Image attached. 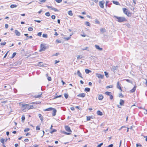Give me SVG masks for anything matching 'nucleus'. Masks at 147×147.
<instances>
[{
    "label": "nucleus",
    "mask_w": 147,
    "mask_h": 147,
    "mask_svg": "<svg viewBox=\"0 0 147 147\" xmlns=\"http://www.w3.org/2000/svg\"><path fill=\"white\" fill-rule=\"evenodd\" d=\"M56 41L57 42H58V43H61V40H56Z\"/></svg>",
    "instance_id": "obj_61"
},
{
    "label": "nucleus",
    "mask_w": 147,
    "mask_h": 147,
    "mask_svg": "<svg viewBox=\"0 0 147 147\" xmlns=\"http://www.w3.org/2000/svg\"><path fill=\"white\" fill-rule=\"evenodd\" d=\"M17 7V5L15 4H12L10 5V7L11 8H13L16 7Z\"/></svg>",
    "instance_id": "obj_24"
},
{
    "label": "nucleus",
    "mask_w": 147,
    "mask_h": 147,
    "mask_svg": "<svg viewBox=\"0 0 147 147\" xmlns=\"http://www.w3.org/2000/svg\"><path fill=\"white\" fill-rule=\"evenodd\" d=\"M112 2L113 4H115L116 5H120V4L119 3V2L118 1H112Z\"/></svg>",
    "instance_id": "obj_21"
},
{
    "label": "nucleus",
    "mask_w": 147,
    "mask_h": 147,
    "mask_svg": "<svg viewBox=\"0 0 147 147\" xmlns=\"http://www.w3.org/2000/svg\"><path fill=\"white\" fill-rule=\"evenodd\" d=\"M40 129V127L37 126L36 127V130H39Z\"/></svg>",
    "instance_id": "obj_49"
},
{
    "label": "nucleus",
    "mask_w": 147,
    "mask_h": 147,
    "mask_svg": "<svg viewBox=\"0 0 147 147\" xmlns=\"http://www.w3.org/2000/svg\"><path fill=\"white\" fill-rule=\"evenodd\" d=\"M39 1H40V2H39V4H41V3H44L45 2L46 0H39Z\"/></svg>",
    "instance_id": "obj_32"
},
{
    "label": "nucleus",
    "mask_w": 147,
    "mask_h": 147,
    "mask_svg": "<svg viewBox=\"0 0 147 147\" xmlns=\"http://www.w3.org/2000/svg\"><path fill=\"white\" fill-rule=\"evenodd\" d=\"M65 130L68 132H65L64 133L66 135H70L71 134L72 132L70 128L68 126H65Z\"/></svg>",
    "instance_id": "obj_3"
},
{
    "label": "nucleus",
    "mask_w": 147,
    "mask_h": 147,
    "mask_svg": "<svg viewBox=\"0 0 147 147\" xmlns=\"http://www.w3.org/2000/svg\"><path fill=\"white\" fill-rule=\"evenodd\" d=\"M53 109V108L50 107L49 108H47V109H44V111H52Z\"/></svg>",
    "instance_id": "obj_17"
},
{
    "label": "nucleus",
    "mask_w": 147,
    "mask_h": 147,
    "mask_svg": "<svg viewBox=\"0 0 147 147\" xmlns=\"http://www.w3.org/2000/svg\"><path fill=\"white\" fill-rule=\"evenodd\" d=\"M5 28H8V24H5Z\"/></svg>",
    "instance_id": "obj_62"
},
{
    "label": "nucleus",
    "mask_w": 147,
    "mask_h": 147,
    "mask_svg": "<svg viewBox=\"0 0 147 147\" xmlns=\"http://www.w3.org/2000/svg\"><path fill=\"white\" fill-rule=\"evenodd\" d=\"M45 15L47 16H50V13L48 12H46L45 13Z\"/></svg>",
    "instance_id": "obj_47"
},
{
    "label": "nucleus",
    "mask_w": 147,
    "mask_h": 147,
    "mask_svg": "<svg viewBox=\"0 0 147 147\" xmlns=\"http://www.w3.org/2000/svg\"><path fill=\"white\" fill-rule=\"evenodd\" d=\"M42 32H39L38 33L37 35L38 36H40L42 35Z\"/></svg>",
    "instance_id": "obj_51"
},
{
    "label": "nucleus",
    "mask_w": 147,
    "mask_h": 147,
    "mask_svg": "<svg viewBox=\"0 0 147 147\" xmlns=\"http://www.w3.org/2000/svg\"><path fill=\"white\" fill-rule=\"evenodd\" d=\"M37 65L40 66L41 67H43V66L44 65L43 63L41 62H40L38 63V64H37Z\"/></svg>",
    "instance_id": "obj_25"
},
{
    "label": "nucleus",
    "mask_w": 147,
    "mask_h": 147,
    "mask_svg": "<svg viewBox=\"0 0 147 147\" xmlns=\"http://www.w3.org/2000/svg\"><path fill=\"white\" fill-rule=\"evenodd\" d=\"M71 38L70 37H64V39L66 40H69L70 38Z\"/></svg>",
    "instance_id": "obj_44"
},
{
    "label": "nucleus",
    "mask_w": 147,
    "mask_h": 147,
    "mask_svg": "<svg viewBox=\"0 0 147 147\" xmlns=\"http://www.w3.org/2000/svg\"><path fill=\"white\" fill-rule=\"evenodd\" d=\"M103 144V143H101L100 144H99L97 146V147H101V146Z\"/></svg>",
    "instance_id": "obj_48"
},
{
    "label": "nucleus",
    "mask_w": 147,
    "mask_h": 147,
    "mask_svg": "<svg viewBox=\"0 0 147 147\" xmlns=\"http://www.w3.org/2000/svg\"><path fill=\"white\" fill-rule=\"evenodd\" d=\"M38 116L41 121H43V117L42 115L40 114H38Z\"/></svg>",
    "instance_id": "obj_15"
},
{
    "label": "nucleus",
    "mask_w": 147,
    "mask_h": 147,
    "mask_svg": "<svg viewBox=\"0 0 147 147\" xmlns=\"http://www.w3.org/2000/svg\"><path fill=\"white\" fill-rule=\"evenodd\" d=\"M113 144H111L109 145L108 147H113Z\"/></svg>",
    "instance_id": "obj_64"
},
{
    "label": "nucleus",
    "mask_w": 147,
    "mask_h": 147,
    "mask_svg": "<svg viewBox=\"0 0 147 147\" xmlns=\"http://www.w3.org/2000/svg\"><path fill=\"white\" fill-rule=\"evenodd\" d=\"M119 97H123V95L121 93L119 94Z\"/></svg>",
    "instance_id": "obj_55"
},
{
    "label": "nucleus",
    "mask_w": 147,
    "mask_h": 147,
    "mask_svg": "<svg viewBox=\"0 0 147 147\" xmlns=\"http://www.w3.org/2000/svg\"><path fill=\"white\" fill-rule=\"evenodd\" d=\"M104 73L105 74V75L108 78L109 76H107L108 75V73L106 71H105Z\"/></svg>",
    "instance_id": "obj_53"
},
{
    "label": "nucleus",
    "mask_w": 147,
    "mask_h": 147,
    "mask_svg": "<svg viewBox=\"0 0 147 147\" xmlns=\"http://www.w3.org/2000/svg\"><path fill=\"white\" fill-rule=\"evenodd\" d=\"M114 17L118 20V21L119 22H122L127 20L124 17H118L115 16Z\"/></svg>",
    "instance_id": "obj_2"
},
{
    "label": "nucleus",
    "mask_w": 147,
    "mask_h": 147,
    "mask_svg": "<svg viewBox=\"0 0 147 147\" xmlns=\"http://www.w3.org/2000/svg\"><path fill=\"white\" fill-rule=\"evenodd\" d=\"M21 104L22 103H20V104L22 106V108L23 111L25 109L29 110L30 109H33L34 108L33 105H29L28 104Z\"/></svg>",
    "instance_id": "obj_1"
},
{
    "label": "nucleus",
    "mask_w": 147,
    "mask_h": 147,
    "mask_svg": "<svg viewBox=\"0 0 147 147\" xmlns=\"http://www.w3.org/2000/svg\"><path fill=\"white\" fill-rule=\"evenodd\" d=\"M105 94L110 96L111 95V93L110 92H105Z\"/></svg>",
    "instance_id": "obj_26"
},
{
    "label": "nucleus",
    "mask_w": 147,
    "mask_h": 147,
    "mask_svg": "<svg viewBox=\"0 0 147 147\" xmlns=\"http://www.w3.org/2000/svg\"><path fill=\"white\" fill-rule=\"evenodd\" d=\"M77 74L79 77H80L81 78H82V74H81V73L80 72L79 70H78Z\"/></svg>",
    "instance_id": "obj_22"
},
{
    "label": "nucleus",
    "mask_w": 147,
    "mask_h": 147,
    "mask_svg": "<svg viewBox=\"0 0 147 147\" xmlns=\"http://www.w3.org/2000/svg\"><path fill=\"white\" fill-rule=\"evenodd\" d=\"M124 103V101L122 99H121L120 100L119 104L121 106L123 105Z\"/></svg>",
    "instance_id": "obj_18"
},
{
    "label": "nucleus",
    "mask_w": 147,
    "mask_h": 147,
    "mask_svg": "<svg viewBox=\"0 0 147 147\" xmlns=\"http://www.w3.org/2000/svg\"><path fill=\"white\" fill-rule=\"evenodd\" d=\"M62 1V0H56V1L58 3H60Z\"/></svg>",
    "instance_id": "obj_52"
},
{
    "label": "nucleus",
    "mask_w": 147,
    "mask_h": 147,
    "mask_svg": "<svg viewBox=\"0 0 147 147\" xmlns=\"http://www.w3.org/2000/svg\"><path fill=\"white\" fill-rule=\"evenodd\" d=\"M25 119V117L24 115H22V121H23V122H24Z\"/></svg>",
    "instance_id": "obj_38"
},
{
    "label": "nucleus",
    "mask_w": 147,
    "mask_h": 147,
    "mask_svg": "<svg viewBox=\"0 0 147 147\" xmlns=\"http://www.w3.org/2000/svg\"><path fill=\"white\" fill-rule=\"evenodd\" d=\"M105 3V1H102L99 2V5L100 7L102 8H104V4Z\"/></svg>",
    "instance_id": "obj_6"
},
{
    "label": "nucleus",
    "mask_w": 147,
    "mask_h": 147,
    "mask_svg": "<svg viewBox=\"0 0 147 147\" xmlns=\"http://www.w3.org/2000/svg\"><path fill=\"white\" fill-rule=\"evenodd\" d=\"M123 13L126 15L128 16H130L131 15V14L130 12H128V10L125 8H123Z\"/></svg>",
    "instance_id": "obj_4"
},
{
    "label": "nucleus",
    "mask_w": 147,
    "mask_h": 147,
    "mask_svg": "<svg viewBox=\"0 0 147 147\" xmlns=\"http://www.w3.org/2000/svg\"><path fill=\"white\" fill-rule=\"evenodd\" d=\"M90 88H86L85 89V90L86 91H87V92H89L90 91Z\"/></svg>",
    "instance_id": "obj_36"
},
{
    "label": "nucleus",
    "mask_w": 147,
    "mask_h": 147,
    "mask_svg": "<svg viewBox=\"0 0 147 147\" xmlns=\"http://www.w3.org/2000/svg\"><path fill=\"white\" fill-rule=\"evenodd\" d=\"M15 32L16 36H19L20 35V33L18 30H15Z\"/></svg>",
    "instance_id": "obj_11"
},
{
    "label": "nucleus",
    "mask_w": 147,
    "mask_h": 147,
    "mask_svg": "<svg viewBox=\"0 0 147 147\" xmlns=\"http://www.w3.org/2000/svg\"><path fill=\"white\" fill-rule=\"evenodd\" d=\"M126 80L127 82H128L130 83H132V82L131 80H129V79H126V80Z\"/></svg>",
    "instance_id": "obj_40"
},
{
    "label": "nucleus",
    "mask_w": 147,
    "mask_h": 147,
    "mask_svg": "<svg viewBox=\"0 0 147 147\" xmlns=\"http://www.w3.org/2000/svg\"><path fill=\"white\" fill-rule=\"evenodd\" d=\"M85 24L87 26H90V23L88 22H86L85 23Z\"/></svg>",
    "instance_id": "obj_31"
},
{
    "label": "nucleus",
    "mask_w": 147,
    "mask_h": 147,
    "mask_svg": "<svg viewBox=\"0 0 147 147\" xmlns=\"http://www.w3.org/2000/svg\"><path fill=\"white\" fill-rule=\"evenodd\" d=\"M110 99L112 100L113 98V96L111 95L110 96Z\"/></svg>",
    "instance_id": "obj_63"
},
{
    "label": "nucleus",
    "mask_w": 147,
    "mask_h": 147,
    "mask_svg": "<svg viewBox=\"0 0 147 147\" xmlns=\"http://www.w3.org/2000/svg\"><path fill=\"white\" fill-rule=\"evenodd\" d=\"M117 87L118 89H119L121 90V91H122V89L121 87L120 86V83L119 82H117Z\"/></svg>",
    "instance_id": "obj_12"
},
{
    "label": "nucleus",
    "mask_w": 147,
    "mask_h": 147,
    "mask_svg": "<svg viewBox=\"0 0 147 147\" xmlns=\"http://www.w3.org/2000/svg\"><path fill=\"white\" fill-rule=\"evenodd\" d=\"M85 72L86 74H88L89 73L91 72L92 71L88 69H86L85 70Z\"/></svg>",
    "instance_id": "obj_23"
},
{
    "label": "nucleus",
    "mask_w": 147,
    "mask_h": 147,
    "mask_svg": "<svg viewBox=\"0 0 147 147\" xmlns=\"http://www.w3.org/2000/svg\"><path fill=\"white\" fill-rule=\"evenodd\" d=\"M85 96V94L84 93H81L77 95V96L81 97H84Z\"/></svg>",
    "instance_id": "obj_10"
},
{
    "label": "nucleus",
    "mask_w": 147,
    "mask_h": 147,
    "mask_svg": "<svg viewBox=\"0 0 147 147\" xmlns=\"http://www.w3.org/2000/svg\"><path fill=\"white\" fill-rule=\"evenodd\" d=\"M98 99L99 100H102L103 98V96L101 94H99L98 95Z\"/></svg>",
    "instance_id": "obj_13"
},
{
    "label": "nucleus",
    "mask_w": 147,
    "mask_h": 147,
    "mask_svg": "<svg viewBox=\"0 0 147 147\" xmlns=\"http://www.w3.org/2000/svg\"><path fill=\"white\" fill-rule=\"evenodd\" d=\"M112 67H113V68L114 70H115V69L116 70L117 68V66H113Z\"/></svg>",
    "instance_id": "obj_50"
},
{
    "label": "nucleus",
    "mask_w": 147,
    "mask_h": 147,
    "mask_svg": "<svg viewBox=\"0 0 147 147\" xmlns=\"http://www.w3.org/2000/svg\"><path fill=\"white\" fill-rule=\"evenodd\" d=\"M47 79L49 81H51V78L50 77H49Z\"/></svg>",
    "instance_id": "obj_60"
},
{
    "label": "nucleus",
    "mask_w": 147,
    "mask_h": 147,
    "mask_svg": "<svg viewBox=\"0 0 147 147\" xmlns=\"http://www.w3.org/2000/svg\"><path fill=\"white\" fill-rule=\"evenodd\" d=\"M113 87V86L112 85H110L107 86L106 87V88H111Z\"/></svg>",
    "instance_id": "obj_43"
},
{
    "label": "nucleus",
    "mask_w": 147,
    "mask_h": 147,
    "mask_svg": "<svg viewBox=\"0 0 147 147\" xmlns=\"http://www.w3.org/2000/svg\"><path fill=\"white\" fill-rule=\"evenodd\" d=\"M136 145L137 147H138V146H140V147L142 146V145L140 143H138V144L137 143L136 144Z\"/></svg>",
    "instance_id": "obj_45"
},
{
    "label": "nucleus",
    "mask_w": 147,
    "mask_h": 147,
    "mask_svg": "<svg viewBox=\"0 0 147 147\" xmlns=\"http://www.w3.org/2000/svg\"><path fill=\"white\" fill-rule=\"evenodd\" d=\"M136 86H134V87L131 90H130V92L132 93H133L136 90Z\"/></svg>",
    "instance_id": "obj_16"
},
{
    "label": "nucleus",
    "mask_w": 147,
    "mask_h": 147,
    "mask_svg": "<svg viewBox=\"0 0 147 147\" xmlns=\"http://www.w3.org/2000/svg\"><path fill=\"white\" fill-rule=\"evenodd\" d=\"M100 31L102 32H105V30L103 28H101L100 30Z\"/></svg>",
    "instance_id": "obj_29"
},
{
    "label": "nucleus",
    "mask_w": 147,
    "mask_h": 147,
    "mask_svg": "<svg viewBox=\"0 0 147 147\" xmlns=\"http://www.w3.org/2000/svg\"><path fill=\"white\" fill-rule=\"evenodd\" d=\"M30 130V129L28 128H26L24 130V132H27L28 131Z\"/></svg>",
    "instance_id": "obj_46"
},
{
    "label": "nucleus",
    "mask_w": 147,
    "mask_h": 147,
    "mask_svg": "<svg viewBox=\"0 0 147 147\" xmlns=\"http://www.w3.org/2000/svg\"><path fill=\"white\" fill-rule=\"evenodd\" d=\"M51 18L53 19H55V15H52L51 16Z\"/></svg>",
    "instance_id": "obj_56"
},
{
    "label": "nucleus",
    "mask_w": 147,
    "mask_h": 147,
    "mask_svg": "<svg viewBox=\"0 0 147 147\" xmlns=\"http://www.w3.org/2000/svg\"><path fill=\"white\" fill-rule=\"evenodd\" d=\"M95 47L96 49L99 51H101L102 50V48H100L99 46L98 45H95Z\"/></svg>",
    "instance_id": "obj_14"
},
{
    "label": "nucleus",
    "mask_w": 147,
    "mask_h": 147,
    "mask_svg": "<svg viewBox=\"0 0 147 147\" xmlns=\"http://www.w3.org/2000/svg\"><path fill=\"white\" fill-rule=\"evenodd\" d=\"M97 114L98 115L102 116V113L100 111H98L97 112Z\"/></svg>",
    "instance_id": "obj_20"
},
{
    "label": "nucleus",
    "mask_w": 147,
    "mask_h": 147,
    "mask_svg": "<svg viewBox=\"0 0 147 147\" xmlns=\"http://www.w3.org/2000/svg\"><path fill=\"white\" fill-rule=\"evenodd\" d=\"M41 94H40V95H35L34 97L35 98H38L41 97Z\"/></svg>",
    "instance_id": "obj_30"
},
{
    "label": "nucleus",
    "mask_w": 147,
    "mask_h": 147,
    "mask_svg": "<svg viewBox=\"0 0 147 147\" xmlns=\"http://www.w3.org/2000/svg\"><path fill=\"white\" fill-rule=\"evenodd\" d=\"M33 30V28L31 27H29L28 28V30L29 31H31Z\"/></svg>",
    "instance_id": "obj_39"
},
{
    "label": "nucleus",
    "mask_w": 147,
    "mask_h": 147,
    "mask_svg": "<svg viewBox=\"0 0 147 147\" xmlns=\"http://www.w3.org/2000/svg\"><path fill=\"white\" fill-rule=\"evenodd\" d=\"M96 75L99 78L103 79L104 77V75L100 74H96Z\"/></svg>",
    "instance_id": "obj_7"
},
{
    "label": "nucleus",
    "mask_w": 147,
    "mask_h": 147,
    "mask_svg": "<svg viewBox=\"0 0 147 147\" xmlns=\"http://www.w3.org/2000/svg\"><path fill=\"white\" fill-rule=\"evenodd\" d=\"M5 139L3 138H1L0 140V142L3 145L4 144Z\"/></svg>",
    "instance_id": "obj_27"
},
{
    "label": "nucleus",
    "mask_w": 147,
    "mask_h": 147,
    "mask_svg": "<svg viewBox=\"0 0 147 147\" xmlns=\"http://www.w3.org/2000/svg\"><path fill=\"white\" fill-rule=\"evenodd\" d=\"M61 95H60L59 96H57L55 98H57L61 97Z\"/></svg>",
    "instance_id": "obj_59"
},
{
    "label": "nucleus",
    "mask_w": 147,
    "mask_h": 147,
    "mask_svg": "<svg viewBox=\"0 0 147 147\" xmlns=\"http://www.w3.org/2000/svg\"><path fill=\"white\" fill-rule=\"evenodd\" d=\"M95 22L96 23V24H100L99 22L97 19L95 20Z\"/></svg>",
    "instance_id": "obj_42"
},
{
    "label": "nucleus",
    "mask_w": 147,
    "mask_h": 147,
    "mask_svg": "<svg viewBox=\"0 0 147 147\" xmlns=\"http://www.w3.org/2000/svg\"><path fill=\"white\" fill-rule=\"evenodd\" d=\"M64 96H65V98L66 99L67 98L68 96V94H67V93L64 94Z\"/></svg>",
    "instance_id": "obj_37"
},
{
    "label": "nucleus",
    "mask_w": 147,
    "mask_h": 147,
    "mask_svg": "<svg viewBox=\"0 0 147 147\" xmlns=\"http://www.w3.org/2000/svg\"><path fill=\"white\" fill-rule=\"evenodd\" d=\"M46 47L45 44H41L40 45V49L39 51H44L46 49Z\"/></svg>",
    "instance_id": "obj_5"
},
{
    "label": "nucleus",
    "mask_w": 147,
    "mask_h": 147,
    "mask_svg": "<svg viewBox=\"0 0 147 147\" xmlns=\"http://www.w3.org/2000/svg\"><path fill=\"white\" fill-rule=\"evenodd\" d=\"M87 121H89L90 120V119H93V117L92 116H87Z\"/></svg>",
    "instance_id": "obj_19"
},
{
    "label": "nucleus",
    "mask_w": 147,
    "mask_h": 147,
    "mask_svg": "<svg viewBox=\"0 0 147 147\" xmlns=\"http://www.w3.org/2000/svg\"><path fill=\"white\" fill-rule=\"evenodd\" d=\"M92 1H94L96 3H97L98 1V0H92Z\"/></svg>",
    "instance_id": "obj_58"
},
{
    "label": "nucleus",
    "mask_w": 147,
    "mask_h": 147,
    "mask_svg": "<svg viewBox=\"0 0 147 147\" xmlns=\"http://www.w3.org/2000/svg\"><path fill=\"white\" fill-rule=\"evenodd\" d=\"M51 9L52 10H53L55 11H59V10L58 9H56L53 7H51Z\"/></svg>",
    "instance_id": "obj_34"
},
{
    "label": "nucleus",
    "mask_w": 147,
    "mask_h": 147,
    "mask_svg": "<svg viewBox=\"0 0 147 147\" xmlns=\"http://www.w3.org/2000/svg\"><path fill=\"white\" fill-rule=\"evenodd\" d=\"M52 127L53 126L52 125L50 128V129H51V130L50 131V133L51 134H52L53 132H56L57 131V130L55 129H52Z\"/></svg>",
    "instance_id": "obj_9"
},
{
    "label": "nucleus",
    "mask_w": 147,
    "mask_h": 147,
    "mask_svg": "<svg viewBox=\"0 0 147 147\" xmlns=\"http://www.w3.org/2000/svg\"><path fill=\"white\" fill-rule=\"evenodd\" d=\"M52 111H53L52 113V116H54L56 115V113L57 112V110L54 108H53V109Z\"/></svg>",
    "instance_id": "obj_8"
},
{
    "label": "nucleus",
    "mask_w": 147,
    "mask_h": 147,
    "mask_svg": "<svg viewBox=\"0 0 147 147\" xmlns=\"http://www.w3.org/2000/svg\"><path fill=\"white\" fill-rule=\"evenodd\" d=\"M47 34H44L42 35V37L44 38H47Z\"/></svg>",
    "instance_id": "obj_41"
},
{
    "label": "nucleus",
    "mask_w": 147,
    "mask_h": 147,
    "mask_svg": "<svg viewBox=\"0 0 147 147\" xmlns=\"http://www.w3.org/2000/svg\"><path fill=\"white\" fill-rule=\"evenodd\" d=\"M82 50L83 51L86 50H87L88 51H89V50L88 48V47H86L85 48L82 49Z\"/></svg>",
    "instance_id": "obj_33"
},
{
    "label": "nucleus",
    "mask_w": 147,
    "mask_h": 147,
    "mask_svg": "<svg viewBox=\"0 0 147 147\" xmlns=\"http://www.w3.org/2000/svg\"><path fill=\"white\" fill-rule=\"evenodd\" d=\"M82 58V56H78L77 57L78 59H81Z\"/></svg>",
    "instance_id": "obj_57"
},
{
    "label": "nucleus",
    "mask_w": 147,
    "mask_h": 147,
    "mask_svg": "<svg viewBox=\"0 0 147 147\" xmlns=\"http://www.w3.org/2000/svg\"><path fill=\"white\" fill-rule=\"evenodd\" d=\"M6 43L5 42H3L1 43V45H5L6 44Z\"/></svg>",
    "instance_id": "obj_54"
},
{
    "label": "nucleus",
    "mask_w": 147,
    "mask_h": 147,
    "mask_svg": "<svg viewBox=\"0 0 147 147\" xmlns=\"http://www.w3.org/2000/svg\"><path fill=\"white\" fill-rule=\"evenodd\" d=\"M68 14L71 16H72L73 15L72 11L71 10L68 11Z\"/></svg>",
    "instance_id": "obj_28"
},
{
    "label": "nucleus",
    "mask_w": 147,
    "mask_h": 147,
    "mask_svg": "<svg viewBox=\"0 0 147 147\" xmlns=\"http://www.w3.org/2000/svg\"><path fill=\"white\" fill-rule=\"evenodd\" d=\"M12 53H10V52L9 51H7V52L6 53L5 55H7L8 54L9 55H11Z\"/></svg>",
    "instance_id": "obj_35"
}]
</instances>
